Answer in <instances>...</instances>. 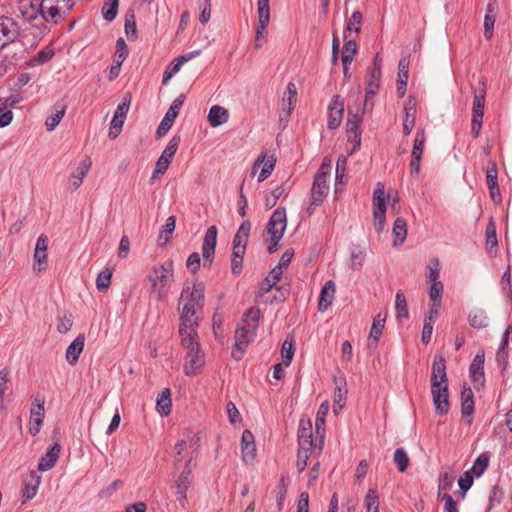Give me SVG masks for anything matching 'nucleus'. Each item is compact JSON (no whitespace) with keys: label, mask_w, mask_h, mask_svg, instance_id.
Returning <instances> with one entry per match:
<instances>
[{"label":"nucleus","mask_w":512,"mask_h":512,"mask_svg":"<svg viewBox=\"0 0 512 512\" xmlns=\"http://www.w3.org/2000/svg\"><path fill=\"white\" fill-rule=\"evenodd\" d=\"M393 461L400 472H405L409 466V456L403 448L395 450Z\"/></svg>","instance_id":"nucleus-52"},{"label":"nucleus","mask_w":512,"mask_h":512,"mask_svg":"<svg viewBox=\"0 0 512 512\" xmlns=\"http://www.w3.org/2000/svg\"><path fill=\"white\" fill-rule=\"evenodd\" d=\"M250 230L251 223L249 221H244L243 223H241L233 239L234 251H246Z\"/></svg>","instance_id":"nucleus-34"},{"label":"nucleus","mask_w":512,"mask_h":512,"mask_svg":"<svg viewBox=\"0 0 512 512\" xmlns=\"http://www.w3.org/2000/svg\"><path fill=\"white\" fill-rule=\"evenodd\" d=\"M335 291V283L332 280L326 281L320 292L318 302L319 311L324 312L331 306L335 297Z\"/></svg>","instance_id":"nucleus-36"},{"label":"nucleus","mask_w":512,"mask_h":512,"mask_svg":"<svg viewBox=\"0 0 512 512\" xmlns=\"http://www.w3.org/2000/svg\"><path fill=\"white\" fill-rule=\"evenodd\" d=\"M387 313L379 312L373 319L369 339L371 340L368 344L369 348L375 349L377 347L378 341L382 335V332L385 327Z\"/></svg>","instance_id":"nucleus-28"},{"label":"nucleus","mask_w":512,"mask_h":512,"mask_svg":"<svg viewBox=\"0 0 512 512\" xmlns=\"http://www.w3.org/2000/svg\"><path fill=\"white\" fill-rule=\"evenodd\" d=\"M172 408V400L170 390L165 388L157 398L156 409L158 412L167 416L170 414Z\"/></svg>","instance_id":"nucleus-44"},{"label":"nucleus","mask_w":512,"mask_h":512,"mask_svg":"<svg viewBox=\"0 0 512 512\" xmlns=\"http://www.w3.org/2000/svg\"><path fill=\"white\" fill-rule=\"evenodd\" d=\"M362 118L359 114V111L356 113H352L350 110L348 112V119H347V134H348V140L355 143V147H358L360 145L361 141V132H360V124H361Z\"/></svg>","instance_id":"nucleus-25"},{"label":"nucleus","mask_w":512,"mask_h":512,"mask_svg":"<svg viewBox=\"0 0 512 512\" xmlns=\"http://www.w3.org/2000/svg\"><path fill=\"white\" fill-rule=\"evenodd\" d=\"M346 171H347V158L344 156H340L337 159V163H336V175H335V179H336L335 191L336 192L338 190V188H337L338 184L344 183V178L346 177Z\"/></svg>","instance_id":"nucleus-55"},{"label":"nucleus","mask_w":512,"mask_h":512,"mask_svg":"<svg viewBox=\"0 0 512 512\" xmlns=\"http://www.w3.org/2000/svg\"><path fill=\"white\" fill-rule=\"evenodd\" d=\"M41 483V477L35 472H30L28 478L24 481V487L22 490V503L33 499L38 491Z\"/></svg>","instance_id":"nucleus-31"},{"label":"nucleus","mask_w":512,"mask_h":512,"mask_svg":"<svg viewBox=\"0 0 512 512\" xmlns=\"http://www.w3.org/2000/svg\"><path fill=\"white\" fill-rule=\"evenodd\" d=\"M18 36V26L9 17H0V49L13 42Z\"/></svg>","instance_id":"nucleus-20"},{"label":"nucleus","mask_w":512,"mask_h":512,"mask_svg":"<svg viewBox=\"0 0 512 512\" xmlns=\"http://www.w3.org/2000/svg\"><path fill=\"white\" fill-rule=\"evenodd\" d=\"M469 323L474 328H483L487 325V317L481 311H475L469 315Z\"/></svg>","instance_id":"nucleus-63"},{"label":"nucleus","mask_w":512,"mask_h":512,"mask_svg":"<svg viewBox=\"0 0 512 512\" xmlns=\"http://www.w3.org/2000/svg\"><path fill=\"white\" fill-rule=\"evenodd\" d=\"M392 235H393V246L394 247H400L406 240L407 237V224L406 221L398 217L394 221L393 228H392Z\"/></svg>","instance_id":"nucleus-39"},{"label":"nucleus","mask_w":512,"mask_h":512,"mask_svg":"<svg viewBox=\"0 0 512 512\" xmlns=\"http://www.w3.org/2000/svg\"><path fill=\"white\" fill-rule=\"evenodd\" d=\"M181 344L187 350L183 367L185 375L192 376L200 373L205 360L197 339L186 337L181 340Z\"/></svg>","instance_id":"nucleus-6"},{"label":"nucleus","mask_w":512,"mask_h":512,"mask_svg":"<svg viewBox=\"0 0 512 512\" xmlns=\"http://www.w3.org/2000/svg\"><path fill=\"white\" fill-rule=\"evenodd\" d=\"M484 354H477L469 368L471 381L477 387H482L484 385Z\"/></svg>","instance_id":"nucleus-29"},{"label":"nucleus","mask_w":512,"mask_h":512,"mask_svg":"<svg viewBox=\"0 0 512 512\" xmlns=\"http://www.w3.org/2000/svg\"><path fill=\"white\" fill-rule=\"evenodd\" d=\"M44 415V401L35 398L30 410L29 421V432L32 436H35L40 432L43 424Z\"/></svg>","instance_id":"nucleus-19"},{"label":"nucleus","mask_w":512,"mask_h":512,"mask_svg":"<svg viewBox=\"0 0 512 512\" xmlns=\"http://www.w3.org/2000/svg\"><path fill=\"white\" fill-rule=\"evenodd\" d=\"M396 317L399 321L408 318V306L405 295L402 291H398L395 296Z\"/></svg>","instance_id":"nucleus-46"},{"label":"nucleus","mask_w":512,"mask_h":512,"mask_svg":"<svg viewBox=\"0 0 512 512\" xmlns=\"http://www.w3.org/2000/svg\"><path fill=\"white\" fill-rule=\"evenodd\" d=\"M64 114H65V109L62 108L61 110H58L55 113H53L52 115L48 116L45 121L47 130L53 131L58 126V124L60 123L62 118L64 117Z\"/></svg>","instance_id":"nucleus-62"},{"label":"nucleus","mask_w":512,"mask_h":512,"mask_svg":"<svg viewBox=\"0 0 512 512\" xmlns=\"http://www.w3.org/2000/svg\"><path fill=\"white\" fill-rule=\"evenodd\" d=\"M329 402L324 401L321 403V405L318 408L316 419H315V431L317 436H319L320 439L323 440L324 432H325V422H326V416L329 411Z\"/></svg>","instance_id":"nucleus-41"},{"label":"nucleus","mask_w":512,"mask_h":512,"mask_svg":"<svg viewBox=\"0 0 512 512\" xmlns=\"http://www.w3.org/2000/svg\"><path fill=\"white\" fill-rule=\"evenodd\" d=\"M20 99L17 96H11L0 99V127L8 126L13 119L11 109L19 103Z\"/></svg>","instance_id":"nucleus-27"},{"label":"nucleus","mask_w":512,"mask_h":512,"mask_svg":"<svg viewBox=\"0 0 512 512\" xmlns=\"http://www.w3.org/2000/svg\"><path fill=\"white\" fill-rule=\"evenodd\" d=\"M131 100L132 96L128 92L123 96L121 103L118 104L111 121V127L109 130L110 137L116 138L122 129L127 113L129 111Z\"/></svg>","instance_id":"nucleus-13"},{"label":"nucleus","mask_w":512,"mask_h":512,"mask_svg":"<svg viewBox=\"0 0 512 512\" xmlns=\"http://www.w3.org/2000/svg\"><path fill=\"white\" fill-rule=\"evenodd\" d=\"M347 397V389L338 386L334 391L333 412L337 414L345 405Z\"/></svg>","instance_id":"nucleus-53"},{"label":"nucleus","mask_w":512,"mask_h":512,"mask_svg":"<svg viewBox=\"0 0 512 512\" xmlns=\"http://www.w3.org/2000/svg\"><path fill=\"white\" fill-rule=\"evenodd\" d=\"M216 242L217 228L215 226H210L205 233L202 244V256L204 259V266H206V263H208V265L212 263L215 253Z\"/></svg>","instance_id":"nucleus-21"},{"label":"nucleus","mask_w":512,"mask_h":512,"mask_svg":"<svg viewBox=\"0 0 512 512\" xmlns=\"http://www.w3.org/2000/svg\"><path fill=\"white\" fill-rule=\"evenodd\" d=\"M118 10V0H108L102 7V14L104 19L112 21Z\"/></svg>","instance_id":"nucleus-58"},{"label":"nucleus","mask_w":512,"mask_h":512,"mask_svg":"<svg viewBox=\"0 0 512 512\" xmlns=\"http://www.w3.org/2000/svg\"><path fill=\"white\" fill-rule=\"evenodd\" d=\"M488 465L489 456L486 453H482L476 458L469 472L476 477H480L486 471Z\"/></svg>","instance_id":"nucleus-47"},{"label":"nucleus","mask_w":512,"mask_h":512,"mask_svg":"<svg viewBox=\"0 0 512 512\" xmlns=\"http://www.w3.org/2000/svg\"><path fill=\"white\" fill-rule=\"evenodd\" d=\"M244 254V251L238 252L233 250L231 259V271L235 275L239 274L242 270Z\"/></svg>","instance_id":"nucleus-64"},{"label":"nucleus","mask_w":512,"mask_h":512,"mask_svg":"<svg viewBox=\"0 0 512 512\" xmlns=\"http://www.w3.org/2000/svg\"><path fill=\"white\" fill-rule=\"evenodd\" d=\"M367 512H379L378 494L375 489H369L365 496Z\"/></svg>","instance_id":"nucleus-57"},{"label":"nucleus","mask_w":512,"mask_h":512,"mask_svg":"<svg viewBox=\"0 0 512 512\" xmlns=\"http://www.w3.org/2000/svg\"><path fill=\"white\" fill-rule=\"evenodd\" d=\"M362 14L360 11H354L346 25V32L358 34L361 31Z\"/></svg>","instance_id":"nucleus-56"},{"label":"nucleus","mask_w":512,"mask_h":512,"mask_svg":"<svg viewBox=\"0 0 512 512\" xmlns=\"http://www.w3.org/2000/svg\"><path fill=\"white\" fill-rule=\"evenodd\" d=\"M408 61L403 58L399 61L398 65V80H397V92L400 97H403L406 91L408 82Z\"/></svg>","instance_id":"nucleus-42"},{"label":"nucleus","mask_w":512,"mask_h":512,"mask_svg":"<svg viewBox=\"0 0 512 512\" xmlns=\"http://www.w3.org/2000/svg\"><path fill=\"white\" fill-rule=\"evenodd\" d=\"M486 244L490 248H496L498 246L496 225L492 220L489 221L486 227Z\"/></svg>","instance_id":"nucleus-60"},{"label":"nucleus","mask_w":512,"mask_h":512,"mask_svg":"<svg viewBox=\"0 0 512 512\" xmlns=\"http://www.w3.org/2000/svg\"><path fill=\"white\" fill-rule=\"evenodd\" d=\"M229 111L220 106V105H213L209 109L208 113V121L212 127H218L228 122L229 120Z\"/></svg>","instance_id":"nucleus-38"},{"label":"nucleus","mask_w":512,"mask_h":512,"mask_svg":"<svg viewBox=\"0 0 512 512\" xmlns=\"http://www.w3.org/2000/svg\"><path fill=\"white\" fill-rule=\"evenodd\" d=\"M443 290H444V286L441 281H434V283H432V285L429 289V297H430L431 303L441 304Z\"/></svg>","instance_id":"nucleus-59"},{"label":"nucleus","mask_w":512,"mask_h":512,"mask_svg":"<svg viewBox=\"0 0 512 512\" xmlns=\"http://www.w3.org/2000/svg\"><path fill=\"white\" fill-rule=\"evenodd\" d=\"M332 161L330 158L325 157L321 163L318 172L314 176L311 188V201L308 207V212L312 214L314 207L320 205L329 192L328 179L331 173Z\"/></svg>","instance_id":"nucleus-4"},{"label":"nucleus","mask_w":512,"mask_h":512,"mask_svg":"<svg viewBox=\"0 0 512 512\" xmlns=\"http://www.w3.org/2000/svg\"><path fill=\"white\" fill-rule=\"evenodd\" d=\"M288 187L286 183H281L277 186H275L273 189H271L266 195H265V206L267 209L273 208L277 201L282 197L283 195L287 194Z\"/></svg>","instance_id":"nucleus-43"},{"label":"nucleus","mask_w":512,"mask_h":512,"mask_svg":"<svg viewBox=\"0 0 512 512\" xmlns=\"http://www.w3.org/2000/svg\"><path fill=\"white\" fill-rule=\"evenodd\" d=\"M275 158L273 156H270L269 158H266L265 154H261L254 162L252 169H251V175L255 176L260 169V172L258 174V182H263L266 180L273 172L275 168Z\"/></svg>","instance_id":"nucleus-18"},{"label":"nucleus","mask_w":512,"mask_h":512,"mask_svg":"<svg viewBox=\"0 0 512 512\" xmlns=\"http://www.w3.org/2000/svg\"><path fill=\"white\" fill-rule=\"evenodd\" d=\"M426 143V133L424 128H419L416 131L415 139L411 151L410 160V175L417 177L420 173L421 158Z\"/></svg>","instance_id":"nucleus-11"},{"label":"nucleus","mask_w":512,"mask_h":512,"mask_svg":"<svg viewBox=\"0 0 512 512\" xmlns=\"http://www.w3.org/2000/svg\"><path fill=\"white\" fill-rule=\"evenodd\" d=\"M474 394L470 387L463 386L461 391V412L464 421L470 425L474 414Z\"/></svg>","instance_id":"nucleus-23"},{"label":"nucleus","mask_w":512,"mask_h":512,"mask_svg":"<svg viewBox=\"0 0 512 512\" xmlns=\"http://www.w3.org/2000/svg\"><path fill=\"white\" fill-rule=\"evenodd\" d=\"M85 337L78 335L66 350V360L70 365H75L84 349Z\"/></svg>","instance_id":"nucleus-37"},{"label":"nucleus","mask_w":512,"mask_h":512,"mask_svg":"<svg viewBox=\"0 0 512 512\" xmlns=\"http://www.w3.org/2000/svg\"><path fill=\"white\" fill-rule=\"evenodd\" d=\"M269 22H270V20H268V19H258V25L256 27L255 42H254V46L256 49L261 48L266 41L265 33H266V29L269 25Z\"/></svg>","instance_id":"nucleus-50"},{"label":"nucleus","mask_w":512,"mask_h":512,"mask_svg":"<svg viewBox=\"0 0 512 512\" xmlns=\"http://www.w3.org/2000/svg\"><path fill=\"white\" fill-rule=\"evenodd\" d=\"M185 101V96L183 94L176 97L171 103L169 109L167 110L164 118L160 122L157 128V136L162 137L167 134V132L171 129L174 124L175 119L177 118L180 109L182 108Z\"/></svg>","instance_id":"nucleus-14"},{"label":"nucleus","mask_w":512,"mask_h":512,"mask_svg":"<svg viewBox=\"0 0 512 512\" xmlns=\"http://www.w3.org/2000/svg\"><path fill=\"white\" fill-rule=\"evenodd\" d=\"M90 168L91 160L89 158H85L79 163L69 179V186L72 190H76L81 186L83 179L88 174Z\"/></svg>","instance_id":"nucleus-33"},{"label":"nucleus","mask_w":512,"mask_h":512,"mask_svg":"<svg viewBox=\"0 0 512 512\" xmlns=\"http://www.w3.org/2000/svg\"><path fill=\"white\" fill-rule=\"evenodd\" d=\"M323 440L313 439L312 425L310 420H301L298 429V453L296 459V468L298 472H303L311 457H317L322 451Z\"/></svg>","instance_id":"nucleus-2"},{"label":"nucleus","mask_w":512,"mask_h":512,"mask_svg":"<svg viewBox=\"0 0 512 512\" xmlns=\"http://www.w3.org/2000/svg\"><path fill=\"white\" fill-rule=\"evenodd\" d=\"M42 20L50 24H58L72 10L74 0H41Z\"/></svg>","instance_id":"nucleus-7"},{"label":"nucleus","mask_w":512,"mask_h":512,"mask_svg":"<svg viewBox=\"0 0 512 512\" xmlns=\"http://www.w3.org/2000/svg\"><path fill=\"white\" fill-rule=\"evenodd\" d=\"M356 51H357V44L354 40H347L344 43V46L342 49L341 60H342L343 68H344L345 72L348 70V66L351 64Z\"/></svg>","instance_id":"nucleus-45"},{"label":"nucleus","mask_w":512,"mask_h":512,"mask_svg":"<svg viewBox=\"0 0 512 512\" xmlns=\"http://www.w3.org/2000/svg\"><path fill=\"white\" fill-rule=\"evenodd\" d=\"M180 320L181 323L179 326V333L181 340L186 337L197 339V320L195 317V308H193L191 305H183L180 314Z\"/></svg>","instance_id":"nucleus-12"},{"label":"nucleus","mask_w":512,"mask_h":512,"mask_svg":"<svg viewBox=\"0 0 512 512\" xmlns=\"http://www.w3.org/2000/svg\"><path fill=\"white\" fill-rule=\"evenodd\" d=\"M287 227V217L285 208H277L271 215L266 226L265 241L268 244L269 253H274L278 249L279 242Z\"/></svg>","instance_id":"nucleus-5"},{"label":"nucleus","mask_w":512,"mask_h":512,"mask_svg":"<svg viewBox=\"0 0 512 512\" xmlns=\"http://www.w3.org/2000/svg\"><path fill=\"white\" fill-rule=\"evenodd\" d=\"M297 103V87L295 83L289 82L283 93L281 104L279 121L285 127L289 121L291 112L294 110Z\"/></svg>","instance_id":"nucleus-9"},{"label":"nucleus","mask_w":512,"mask_h":512,"mask_svg":"<svg viewBox=\"0 0 512 512\" xmlns=\"http://www.w3.org/2000/svg\"><path fill=\"white\" fill-rule=\"evenodd\" d=\"M60 451L61 448L58 443H54L51 447H49L45 455H43L39 460L38 470L45 472L52 469L59 458Z\"/></svg>","instance_id":"nucleus-32"},{"label":"nucleus","mask_w":512,"mask_h":512,"mask_svg":"<svg viewBox=\"0 0 512 512\" xmlns=\"http://www.w3.org/2000/svg\"><path fill=\"white\" fill-rule=\"evenodd\" d=\"M431 394L436 412L439 415L447 414L450 408L448 387L431 388Z\"/></svg>","instance_id":"nucleus-26"},{"label":"nucleus","mask_w":512,"mask_h":512,"mask_svg":"<svg viewBox=\"0 0 512 512\" xmlns=\"http://www.w3.org/2000/svg\"><path fill=\"white\" fill-rule=\"evenodd\" d=\"M328 128L336 129L339 127L342 121L344 112V103L340 96H334L328 107Z\"/></svg>","instance_id":"nucleus-24"},{"label":"nucleus","mask_w":512,"mask_h":512,"mask_svg":"<svg viewBox=\"0 0 512 512\" xmlns=\"http://www.w3.org/2000/svg\"><path fill=\"white\" fill-rule=\"evenodd\" d=\"M174 272V263L170 259L150 268L145 279L151 297L157 301L167 298L174 282Z\"/></svg>","instance_id":"nucleus-1"},{"label":"nucleus","mask_w":512,"mask_h":512,"mask_svg":"<svg viewBox=\"0 0 512 512\" xmlns=\"http://www.w3.org/2000/svg\"><path fill=\"white\" fill-rule=\"evenodd\" d=\"M495 24V8L493 4L489 3L487 6V12L484 18V35L486 39H490L493 34Z\"/></svg>","instance_id":"nucleus-49"},{"label":"nucleus","mask_w":512,"mask_h":512,"mask_svg":"<svg viewBox=\"0 0 512 512\" xmlns=\"http://www.w3.org/2000/svg\"><path fill=\"white\" fill-rule=\"evenodd\" d=\"M112 278V271L108 268L101 271L96 278V287L99 291H106L110 284Z\"/></svg>","instance_id":"nucleus-54"},{"label":"nucleus","mask_w":512,"mask_h":512,"mask_svg":"<svg viewBox=\"0 0 512 512\" xmlns=\"http://www.w3.org/2000/svg\"><path fill=\"white\" fill-rule=\"evenodd\" d=\"M417 114V101L414 97L410 96L404 104V118H403V134L408 136L411 134L416 124Z\"/></svg>","instance_id":"nucleus-22"},{"label":"nucleus","mask_w":512,"mask_h":512,"mask_svg":"<svg viewBox=\"0 0 512 512\" xmlns=\"http://www.w3.org/2000/svg\"><path fill=\"white\" fill-rule=\"evenodd\" d=\"M191 469L187 464L179 476L175 479L176 495L180 502L186 499V493L190 486Z\"/></svg>","instance_id":"nucleus-35"},{"label":"nucleus","mask_w":512,"mask_h":512,"mask_svg":"<svg viewBox=\"0 0 512 512\" xmlns=\"http://www.w3.org/2000/svg\"><path fill=\"white\" fill-rule=\"evenodd\" d=\"M180 143V136H173L171 140L169 141L168 145L163 150L162 154L158 158L155 166V170L153 173V177H155L156 174H164L174 155L176 154L178 147Z\"/></svg>","instance_id":"nucleus-15"},{"label":"nucleus","mask_w":512,"mask_h":512,"mask_svg":"<svg viewBox=\"0 0 512 512\" xmlns=\"http://www.w3.org/2000/svg\"><path fill=\"white\" fill-rule=\"evenodd\" d=\"M201 54V51L200 50H194V51H191V52H188L186 54H183V55H180L178 58L174 59L169 67L173 70H175V72H179L181 67L187 63L188 61L196 58L197 56H199Z\"/></svg>","instance_id":"nucleus-51"},{"label":"nucleus","mask_w":512,"mask_h":512,"mask_svg":"<svg viewBox=\"0 0 512 512\" xmlns=\"http://www.w3.org/2000/svg\"><path fill=\"white\" fill-rule=\"evenodd\" d=\"M446 373V360L441 355H436L432 363L431 388L448 387Z\"/></svg>","instance_id":"nucleus-16"},{"label":"nucleus","mask_w":512,"mask_h":512,"mask_svg":"<svg viewBox=\"0 0 512 512\" xmlns=\"http://www.w3.org/2000/svg\"><path fill=\"white\" fill-rule=\"evenodd\" d=\"M294 356V338L287 337L282 344L281 357L283 364L287 367L291 364Z\"/></svg>","instance_id":"nucleus-48"},{"label":"nucleus","mask_w":512,"mask_h":512,"mask_svg":"<svg viewBox=\"0 0 512 512\" xmlns=\"http://www.w3.org/2000/svg\"><path fill=\"white\" fill-rule=\"evenodd\" d=\"M242 458L246 463L252 462L256 457L254 436L249 430H245L241 437Z\"/></svg>","instance_id":"nucleus-30"},{"label":"nucleus","mask_w":512,"mask_h":512,"mask_svg":"<svg viewBox=\"0 0 512 512\" xmlns=\"http://www.w3.org/2000/svg\"><path fill=\"white\" fill-rule=\"evenodd\" d=\"M380 80H381V73L370 71L369 77L366 81V95H365V102L363 104V108L361 113L364 112L365 107L367 105V102L369 101L370 97H373L377 94L378 88L380 86Z\"/></svg>","instance_id":"nucleus-40"},{"label":"nucleus","mask_w":512,"mask_h":512,"mask_svg":"<svg viewBox=\"0 0 512 512\" xmlns=\"http://www.w3.org/2000/svg\"><path fill=\"white\" fill-rule=\"evenodd\" d=\"M260 319V310L257 307H251L244 314L240 325L235 331V345L232 349V357L240 360L243 357L245 348L252 342L256 336Z\"/></svg>","instance_id":"nucleus-3"},{"label":"nucleus","mask_w":512,"mask_h":512,"mask_svg":"<svg viewBox=\"0 0 512 512\" xmlns=\"http://www.w3.org/2000/svg\"><path fill=\"white\" fill-rule=\"evenodd\" d=\"M17 10L26 21L42 19L41 0H18Z\"/></svg>","instance_id":"nucleus-17"},{"label":"nucleus","mask_w":512,"mask_h":512,"mask_svg":"<svg viewBox=\"0 0 512 512\" xmlns=\"http://www.w3.org/2000/svg\"><path fill=\"white\" fill-rule=\"evenodd\" d=\"M373 220L375 231L382 233L386 223V203L385 187L381 182L377 183L373 193Z\"/></svg>","instance_id":"nucleus-8"},{"label":"nucleus","mask_w":512,"mask_h":512,"mask_svg":"<svg viewBox=\"0 0 512 512\" xmlns=\"http://www.w3.org/2000/svg\"><path fill=\"white\" fill-rule=\"evenodd\" d=\"M203 299L204 285L193 280L185 281L180 296V303H183V305H191L195 308L197 305L201 304Z\"/></svg>","instance_id":"nucleus-10"},{"label":"nucleus","mask_w":512,"mask_h":512,"mask_svg":"<svg viewBox=\"0 0 512 512\" xmlns=\"http://www.w3.org/2000/svg\"><path fill=\"white\" fill-rule=\"evenodd\" d=\"M485 91H475L473 97L472 113H484Z\"/></svg>","instance_id":"nucleus-61"}]
</instances>
